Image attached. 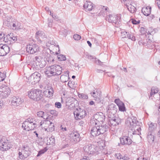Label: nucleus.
I'll return each mask as SVG.
<instances>
[{
    "label": "nucleus",
    "instance_id": "obj_36",
    "mask_svg": "<svg viewBox=\"0 0 160 160\" xmlns=\"http://www.w3.org/2000/svg\"><path fill=\"white\" fill-rule=\"evenodd\" d=\"M41 34V33L40 32H36V34L38 35H40Z\"/></svg>",
    "mask_w": 160,
    "mask_h": 160
},
{
    "label": "nucleus",
    "instance_id": "obj_13",
    "mask_svg": "<svg viewBox=\"0 0 160 160\" xmlns=\"http://www.w3.org/2000/svg\"><path fill=\"white\" fill-rule=\"evenodd\" d=\"M92 96L96 98V100L98 102H101L103 100V97L102 95L98 92H93Z\"/></svg>",
    "mask_w": 160,
    "mask_h": 160
},
{
    "label": "nucleus",
    "instance_id": "obj_32",
    "mask_svg": "<svg viewBox=\"0 0 160 160\" xmlns=\"http://www.w3.org/2000/svg\"><path fill=\"white\" fill-rule=\"evenodd\" d=\"M131 22L133 24H137L139 23V21H137L134 19H132L131 20Z\"/></svg>",
    "mask_w": 160,
    "mask_h": 160
},
{
    "label": "nucleus",
    "instance_id": "obj_45",
    "mask_svg": "<svg viewBox=\"0 0 160 160\" xmlns=\"http://www.w3.org/2000/svg\"><path fill=\"white\" fill-rule=\"evenodd\" d=\"M158 64L160 65V61L158 62Z\"/></svg>",
    "mask_w": 160,
    "mask_h": 160
},
{
    "label": "nucleus",
    "instance_id": "obj_43",
    "mask_svg": "<svg viewBox=\"0 0 160 160\" xmlns=\"http://www.w3.org/2000/svg\"><path fill=\"white\" fill-rule=\"evenodd\" d=\"M29 153H28L27 155H25V156L26 157L28 156L29 155Z\"/></svg>",
    "mask_w": 160,
    "mask_h": 160
},
{
    "label": "nucleus",
    "instance_id": "obj_44",
    "mask_svg": "<svg viewBox=\"0 0 160 160\" xmlns=\"http://www.w3.org/2000/svg\"><path fill=\"white\" fill-rule=\"evenodd\" d=\"M46 73L47 74H49L48 73V71L46 72Z\"/></svg>",
    "mask_w": 160,
    "mask_h": 160
},
{
    "label": "nucleus",
    "instance_id": "obj_30",
    "mask_svg": "<svg viewBox=\"0 0 160 160\" xmlns=\"http://www.w3.org/2000/svg\"><path fill=\"white\" fill-rule=\"evenodd\" d=\"M44 112L42 111H40L37 112V115L39 117H42L43 116Z\"/></svg>",
    "mask_w": 160,
    "mask_h": 160
},
{
    "label": "nucleus",
    "instance_id": "obj_46",
    "mask_svg": "<svg viewBox=\"0 0 160 160\" xmlns=\"http://www.w3.org/2000/svg\"><path fill=\"white\" fill-rule=\"evenodd\" d=\"M159 122L160 124V119L159 120Z\"/></svg>",
    "mask_w": 160,
    "mask_h": 160
},
{
    "label": "nucleus",
    "instance_id": "obj_19",
    "mask_svg": "<svg viewBox=\"0 0 160 160\" xmlns=\"http://www.w3.org/2000/svg\"><path fill=\"white\" fill-rule=\"evenodd\" d=\"M11 148L10 145L8 143L4 142L2 144V148L3 149V150H6Z\"/></svg>",
    "mask_w": 160,
    "mask_h": 160
},
{
    "label": "nucleus",
    "instance_id": "obj_21",
    "mask_svg": "<svg viewBox=\"0 0 160 160\" xmlns=\"http://www.w3.org/2000/svg\"><path fill=\"white\" fill-rule=\"evenodd\" d=\"M119 109L120 111L122 112H124L125 111V107L124 106V103L122 102L121 103V104H120L118 106Z\"/></svg>",
    "mask_w": 160,
    "mask_h": 160
},
{
    "label": "nucleus",
    "instance_id": "obj_7",
    "mask_svg": "<svg viewBox=\"0 0 160 160\" xmlns=\"http://www.w3.org/2000/svg\"><path fill=\"white\" fill-rule=\"evenodd\" d=\"M9 51V47L5 44H0V56H3Z\"/></svg>",
    "mask_w": 160,
    "mask_h": 160
},
{
    "label": "nucleus",
    "instance_id": "obj_3",
    "mask_svg": "<svg viewBox=\"0 0 160 160\" xmlns=\"http://www.w3.org/2000/svg\"><path fill=\"white\" fill-rule=\"evenodd\" d=\"M28 96L32 99L37 101L42 98V95L41 91L35 90L29 91L28 92Z\"/></svg>",
    "mask_w": 160,
    "mask_h": 160
},
{
    "label": "nucleus",
    "instance_id": "obj_9",
    "mask_svg": "<svg viewBox=\"0 0 160 160\" xmlns=\"http://www.w3.org/2000/svg\"><path fill=\"white\" fill-rule=\"evenodd\" d=\"M104 115L103 113L101 112L97 113L94 115V118L96 119V122H98V125H102V122L103 121Z\"/></svg>",
    "mask_w": 160,
    "mask_h": 160
},
{
    "label": "nucleus",
    "instance_id": "obj_8",
    "mask_svg": "<svg viewBox=\"0 0 160 160\" xmlns=\"http://www.w3.org/2000/svg\"><path fill=\"white\" fill-rule=\"evenodd\" d=\"M36 126V125L34 123L27 122H25L22 125V127L24 129L28 131L34 129Z\"/></svg>",
    "mask_w": 160,
    "mask_h": 160
},
{
    "label": "nucleus",
    "instance_id": "obj_40",
    "mask_svg": "<svg viewBox=\"0 0 160 160\" xmlns=\"http://www.w3.org/2000/svg\"><path fill=\"white\" fill-rule=\"evenodd\" d=\"M81 160H88L86 158H82Z\"/></svg>",
    "mask_w": 160,
    "mask_h": 160
},
{
    "label": "nucleus",
    "instance_id": "obj_37",
    "mask_svg": "<svg viewBox=\"0 0 160 160\" xmlns=\"http://www.w3.org/2000/svg\"><path fill=\"white\" fill-rule=\"evenodd\" d=\"M157 4L158 5V6L159 8H160V1H158L157 2Z\"/></svg>",
    "mask_w": 160,
    "mask_h": 160
},
{
    "label": "nucleus",
    "instance_id": "obj_20",
    "mask_svg": "<svg viewBox=\"0 0 160 160\" xmlns=\"http://www.w3.org/2000/svg\"><path fill=\"white\" fill-rule=\"evenodd\" d=\"M58 58L59 61H65L66 59V56L62 54H59L58 56Z\"/></svg>",
    "mask_w": 160,
    "mask_h": 160
},
{
    "label": "nucleus",
    "instance_id": "obj_12",
    "mask_svg": "<svg viewBox=\"0 0 160 160\" xmlns=\"http://www.w3.org/2000/svg\"><path fill=\"white\" fill-rule=\"evenodd\" d=\"M84 8L86 11H90L92 9V3L88 1H86L84 5Z\"/></svg>",
    "mask_w": 160,
    "mask_h": 160
},
{
    "label": "nucleus",
    "instance_id": "obj_2",
    "mask_svg": "<svg viewBox=\"0 0 160 160\" xmlns=\"http://www.w3.org/2000/svg\"><path fill=\"white\" fill-rule=\"evenodd\" d=\"M106 131V127L102 125H98L96 122L95 127L92 129L91 133L93 137L98 136L101 133H103Z\"/></svg>",
    "mask_w": 160,
    "mask_h": 160
},
{
    "label": "nucleus",
    "instance_id": "obj_39",
    "mask_svg": "<svg viewBox=\"0 0 160 160\" xmlns=\"http://www.w3.org/2000/svg\"><path fill=\"white\" fill-rule=\"evenodd\" d=\"M87 43L90 47L91 46V43L90 42H89V41H88Z\"/></svg>",
    "mask_w": 160,
    "mask_h": 160
},
{
    "label": "nucleus",
    "instance_id": "obj_16",
    "mask_svg": "<svg viewBox=\"0 0 160 160\" xmlns=\"http://www.w3.org/2000/svg\"><path fill=\"white\" fill-rule=\"evenodd\" d=\"M142 10L145 15L148 16L150 13L151 8L149 7H144L142 8Z\"/></svg>",
    "mask_w": 160,
    "mask_h": 160
},
{
    "label": "nucleus",
    "instance_id": "obj_26",
    "mask_svg": "<svg viewBox=\"0 0 160 160\" xmlns=\"http://www.w3.org/2000/svg\"><path fill=\"white\" fill-rule=\"evenodd\" d=\"M133 130L136 131V130L139 131V130L140 129V128L139 126L137 125H135L133 126Z\"/></svg>",
    "mask_w": 160,
    "mask_h": 160
},
{
    "label": "nucleus",
    "instance_id": "obj_27",
    "mask_svg": "<svg viewBox=\"0 0 160 160\" xmlns=\"http://www.w3.org/2000/svg\"><path fill=\"white\" fill-rule=\"evenodd\" d=\"M115 102L118 106L120 104H121V103H122V102L120 99H116L115 100Z\"/></svg>",
    "mask_w": 160,
    "mask_h": 160
},
{
    "label": "nucleus",
    "instance_id": "obj_4",
    "mask_svg": "<svg viewBox=\"0 0 160 160\" xmlns=\"http://www.w3.org/2000/svg\"><path fill=\"white\" fill-rule=\"evenodd\" d=\"M74 116L76 119H81L84 118L87 113L85 109L82 107H78L76 109L74 112Z\"/></svg>",
    "mask_w": 160,
    "mask_h": 160
},
{
    "label": "nucleus",
    "instance_id": "obj_28",
    "mask_svg": "<svg viewBox=\"0 0 160 160\" xmlns=\"http://www.w3.org/2000/svg\"><path fill=\"white\" fill-rule=\"evenodd\" d=\"M73 134L74 136H72V137L73 138H74L76 139V140H75V141H77V139H78L79 138V135L77 133H74Z\"/></svg>",
    "mask_w": 160,
    "mask_h": 160
},
{
    "label": "nucleus",
    "instance_id": "obj_33",
    "mask_svg": "<svg viewBox=\"0 0 160 160\" xmlns=\"http://www.w3.org/2000/svg\"><path fill=\"white\" fill-rule=\"evenodd\" d=\"M81 96L82 97V99H87L88 98V97L87 95H84V94L81 95Z\"/></svg>",
    "mask_w": 160,
    "mask_h": 160
},
{
    "label": "nucleus",
    "instance_id": "obj_6",
    "mask_svg": "<svg viewBox=\"0 0 160 160\" xmlns=\"http://www.w3.org/2000/svg\"><path fill=\"white\" fill-rule=\"evenodd\" d=\"M62 68L59 66L54 65L49 68V71L51 75H59L62 72Z\"/></svg>",
    "mask_w": 160,
    "mask_h": 160
},
{
    "label": "nucleus",
    "instance_id": "obj_15",
    "mask_svg": "<svg viewBox=\"0 0 160 160\" xmlns=\"http://www.w3.org/2000/svg\"><path fill=\"white\" fill-rule=\"evenodd\" d=\"M53 90L52 89L50 88L48 89H46L44 92L45 95L48 97H50L52 96L53 94Z\"/></svg>",
    "mask_w": 160,
    "mask_h": 160
},
{
    "label": "nucleus",
    "instance_id": "obj_22",
    "mask_svg": "<svg viewBox=\"0 0 160 160\" xmlns=\"http://www.w3.org/2000/svg\"><path fill=\"white\" fill-rule=\"evenodd\" d=\"M18 100L17 99L15 98H13L11 101V104L12 105L16 106L17 105V101Z\"/></svg>",
    "mask_w": 160,
    "mask_h": 160
},
{
    "label": "nucleus",
    "instance_id": "obj_11",
    "mask_svg": "<svg viewBox=\"0 0 160 160\" xmlns=\"http://www.w3.org/2000/svg\"><path fill=\"white\" fill-rule=\"evenodd\" d=\"M121 122V119L117 117H114L110 120V124L113 126H116L118 125Z\"/></svg>",
    "mask_w": 160,
    "mask_h": 160
},
{
    "label": "nucleus",
    "instance_id": "obj_49",
    "mask_svg": "<svg viewBox=\"0 0 160 160\" xmlns=\"http://www.w3.org/2000/svg\"><path fill=\"white\" fill-rule=\"evenodd\" d=\"M122 38H124V37H123V35H122Z\"/></svg>",
    "mask_w": 160,
    "mask_h": 160
},
{
    "label": "nucleus",
    "instance_id": "obj_17",
    "mask_svg": "<svg viewBox=\"0 0 160 160\" xmlns=\"http://www.w3.org/2000/svg\"><path fill=\"white\" fill-rule=\"evenodd\" d=\"M38 74L39 75V74L34 73L33 74L31 77V78H33L34 82H38L39 80V76H38Z\"/></svg>",
    "mask_w": 160,
    "mask_h": 160
},
{
    "label": "nucleus",
    "instance_id": "obj_38",
    "mask_svg": "<svg viewBox=\"0 0 160 160\" xmlns=\"http://www.w3.org/2000/svg\"><path fill=\"white\" fill-rule=\"evenodd\" d=\"M122 158H123V159L125 160V159H128V158L127 157V156H124V157Z\"/></svg>",
    "mask_w": 160,
    "mask_h": 160
},
{
    "label": "nucleus",
    "instance_id": "obj_24",
    "mask_svg": "<svg viewBox=\"0 0 160 160\" xmlns=\"http://www.w3.org/2000/svg\"><path fill=\"white\" fill-rule=\"evenodd\" d=\"M62 80L63 82H66L68 81V76H62L61 77Z\"/></svg>",
    "mask_w": 160,
    "mask_h": 160
},
{
    "label": "nucleus",
    "instance_id": "obj_47",
    "mask_svg": "<svg viewBox=\"0 0 160 160\" xmlns=\"http://www.w3.org/2000/svg\"><path fill=\"white\" fill-rule=\"evenodd\" d=\"M159 21H160V18H159Z\"/></svg>",
    "mask_w": 160,
    "mask_h": 160
},
{
    "label": "nucleus",
    "instance_id": "obj_48",
    "mask_svg": "<svg viewBox=\"0 0 160 160\" xmlns=\"http://www.w3.org/2000/svg\"><path fill=\"white\" fill-rule=\"evenodd\" d=\"M64 130H66V128H64Z\"/></svg>",
    "mask_w": 160,
    "mask_h": 160
},
{
    "label": "nucleus",
    "instance_id": "obj_31",
    "mask_svg": "<svg viewBox=\"0 0 160 160\" xmlns=\"http://www.w3.org/2000/svg\"><path fill=\"white\" fill-rule=\"evenodd\" d=\"M125 34H126V35H127V37L128 38H131L132 39H133V38H132L133 37H132V35L129 34H128L127 32H124L123 33H122V34L125 35Z\"/></svg>",
    "mask_w": 160,
    "mask_h": 160
},
{
    "label": "nucleus",
    "instance_id": "obj_41",
    "mask_svg": "<svg viewBox=\"0 0 160 160\" xmlns=\"http://www.w3.org/2000/svg\"><path fill=\"white\" fill-rule=\"evenodd\" d=\"M68 85H69V86H70V87L71 88H72V86H71V85H70L71 83L69 82H68Z\"/></svg>",
    "mask_w": 160,
    "mask_h": 160
},
{
    "label": "nucleus",
    "instance_id": "obj_14",
    "mask_svg": "<svg viewBox=\"0 0 160 160\" xmlns=\"http://www.w3.org/2000/svg\"><path fill=\"white\" fill-rule=\"evenodd\" d=\"M121 142L122 144H129L131 143V140L127 137H123L120 138Z\"/></svg>",
    "mask_w": 160,
    "mask_h": 160
},
{
    "label": "nucleus",
    "instance_id": "obj_1",
    "mask_svg": "<svg viewBox=\"0 0 160 160\" xmlns=\"http://www.w3.org/2000/svg\"><path fill=\"white\" fill-rule=\"evenodd\" d=\"M2 38L4 42L9 45L14 43L18 40L17 36L12 32L7 33H0V39Z\"/></svg>",
    "mask_w": 160,
    "mask_h": 160
},
{
    "label": "nucleus",
    "instance_id": "obj_29",
    "mask_svg": "<svg viewBox=\"0 0 160 160\" xmlns=\"http://www.w3.org/2000/svg\"><path fill=\"white\" fill-rule=\"evenodd\" d=\"M62 105L60 102H57L55 103V107L58 108H61Z\"/></svg>",
    "mask_w": 160,
    "mask_h": 160
},
{
    "label": "nucleus",
    "instance_id": "obj_18",
    "mask_svg": "<svg viewBox=\"0 0 160 160\" xmlns=\"http://www.w3.org/2000/svg\"><path fill=\"white\" fill-rule=\"evenodd\" d=\"M136 5H130L128 7V9L132 13L135 12L136 10Z\"/></svg>",
    "mask_w": 160,
    "mask_h": 160
},
{
    "label": "nucleus",
    "instance_id": "obj_42",
    "mask_svg": "<svg viewBox=\"0 0 160 160\" xmlns=\"http://www.w3.org/2000/svg\"><path fill=\"white\" fill-rule=\"evenodd\" d=\"M72 78H75V76H73L72 77Z\"/></svg>",
    "mask_w": 160,
    "mask_h": 160
},
{
    "label": "nucleus",
    "instance_id": "obj_10",
    "mask_svg": "<svg viewBox=\"0 0 160 160\" xmlns=\"http://www.w3.org/2000/svg\"><path fill=\"white\" fill-rule=\"evenodd\" d=\"M38 50V46L36 44L29 45L27 48V50L31 54H33Z\"/></svg>",
    "mask_w": 160,
    "mask_h": 160
},
{
    "label": "nucleus",
    "instance_id": "obj_25",
    "mask_svg": "<svg viewBox=\"0 0 160 160\" xmlns=\"http://www.w3.org/2000/svg\"><path fill=\"white\" fill-rule=\"evenodd\" d=\"M5 78V76L3 73L0 72V82L3 81Z\"/></svg>",
    "mask_w": 160,
    "mask_h": 160
},
{
    "label": "nucleus",
    "instance_id": "obj_35",
    "mask_svg": "<svg viewBox=\"0 0 160 160\" xmlns=\"http://www.w3.org/2000/svg\"><path fill=\"white\" fill-rule=\"evenodd\" d=\"M116 156L117 158L118 159H120L121 158V155L119 154H117Z\"/></svg>",
    "mask_w": 160,
    "mask_h": 160
},
{
    "label": "nucleus",
    "instance_id": "obj_23",
    "mask_svg": "<svg viewBox=\"0 0 160 160\" xmlns=\"http://www.w3.org/2000/svg\"><path fill=\"white\" fill-rule=\"evenodd\" d=\"M73 38L75 40L78 41L80 40L81 38L80 35L75 34L73 36Z\"/></svg>",
    "mask_w": 160,
    "mask_h": 160
},
{
    "label": "nucleus",
    "instance_id": "obj_5",
    "mask_svg": "<svg viewBox=\"0 0 160 160\" xmlns=\"http://www.w3.org/2000/svg\"><path fill=\"white\" fill-rule=\"evenodd\" d=\"M43 128L44 130L48 132H52L54 130V123L48 120L45 121Z\"/></svg>",
    "mask_w": 160,
    "mask_h": 160
},
{
    "label": "nucleus",
    "instance_id": "obj_34",
    "mask_svg": "<svg viewBox=\"0 0 160 160\" xmlns=\"http://www.w3.org/2000/svg\"><path fill=\"white\" fill-rule=\"evenodd\" d=\"M89 104L90 105H93L94 104V102L93 101H90L89 102Z\"/></svg>",
    "mask_w": 160,
    "mask_h": 160
}]
</instances>
